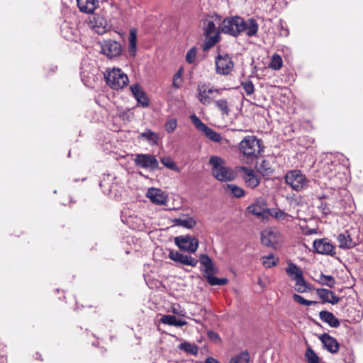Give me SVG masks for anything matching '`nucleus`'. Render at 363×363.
Segmentation results:
<instances>
[{"instance_id": "a878e982", "label": "nucleus", "mask_w": 363, "mask_h": 363, "mask_svg": "<svg viewBox=\"0 0 363 363\" xmlns=\"http://www.w3.org/2000/svg\"><path fill=\"white\" fill-rule=\"evenodd\" d=\"M138 138L147 140L150 145H157L159 141V135L150 129H146L145 131L140 133Z\"/></svg>"}, {"instance_id": "a18cd8bd", "label": "nucleus", "mask_w": 363, "mask_h": 363, "mask_svg": "<svg viewBox=\"0 0 363 363\" xmlns=\"http://www.w3.org/2000/svg\"><path fill=\"white\" fill-rule=\"evenodd\" d=\"M196 55H197V48L196 47H192L186 52V61L189 64H194L196 62Z\"/></svg>"}, {"instance_id": "6e6d98bb", "label": "nucleus", "mask_w": 363, "mask_h": 363, "mask_svg": "<svg viewBox=\"0 0 363 363\" xmlns=\"http://www.w3.org/2000/svg\"><path fill=\"white\" fill-rule=\"evenodd\" d=\"M208 336L211 340H218V339H219L218 335L216 333H215L213 331H211V330L208 332Z\"/></svg>"}, {"instance_id": "a211bd4d", "label": "nucleus", "mask_w": 363, "mask_h": 363, "mask_svg": "<svg viewBox=\"0 0 363 363\" xmlns=\"http://www.w3.org/2000/svg\"><path fill=\"white\" fill-rule=\"evenodd\" d=\"M319 340L323 345V347L332 354H335L338 352L340 345L337 340L328 335V333H323L319 337Z\"/></svg>"}, {"instance_id": "7c9ffc66", "label": "nucleus", "mask_w": 363, "mask_h": 363, "mask_svg": "<svg viewBox=\"0 0 363 363\" xmlns=\"http://www.w3.org/2000/svg\"><path fill=\"white\" fill-rule=\"evenodd\" d=\"M215 273H210L208 274H203V277L207 280L208 283L211 286H223L228 284V280L226 278H218L214 277Z\"/></svg>"}, {"instance_id": "72a5a7b5", "label": "nucleus", "mask_w": 363, "mask_h": 363, "mask_svg": "<svg viewBox=\"0 0 363 363\" xmlns=\"http://www.w3.org/2000/svg\"><path fill=\"white\" fill-rule=\"evenodd\" d=\"M203 133L211 141H213L215 143H220L222 141V137H221L220 134L218 133V132L215 131L212 128H209L208 126L203 131Z\"/></svg>"}, {"instance_id": "e433bc0d", "label": "nucleus", "mask_w": 363, "mask_h": 363, "mask_svg": "<svg viewBox=\"0 0 363 363\" xmlns=\"http://www.w3.org/2000/svg\"><path fill=\"white\" fill-rule=\"evenodd\" d=\"M283 65V60L278 54H274L271 57L269 67L273 70H279Z\"/></svg>"}, {"instance_id": "393cba45", "label": "nucleus", "mask_w": 363, "mask_h": 363, "mask_svg": "<svg viewBox=\"0 0 363 363\" xmlns=\"http://www.w3.org/2000/svg\"><path fill=\"white\" fill-rule=\"evenodd\" d=\"M340 167L337 164H334L333 162H327L323 164L322 167V172L326 177H328L329 179H335L337 177V169Z\"/></svg>"}, {"instance_id": "9b49d317", "label": "nucleus", "mask_w": 363, "mask_h": 363, "mask_svg": "<svg viewBox=\"0 0 363 363\" xmlns=\"http://www.w3.org/2000/svg\"><path fill=\"white\" fill-rule=\"evenodd\" d=\"M133 162L137 167L150 170H155L159 167L155 157L150 154H136Z\"/></svg>"}, {"instance_id": "9d476101", "label": "nucleus", "mask_w": 363, "mask_h": 363, "mask_svg": "<svg viewBox=\"0 0 363 363\" xmlns=\"http://www.w3.org/2000/svg\"><path fill=\"white\" fill-rule=\"evenodd\" d=\"M281 240V234L275 228H268L261 233V242L267 247L276 248Z\"/></svg>"}, {"instance_id": "a19ab883", "label": "nucleus", "mask_w": 363, "mask_h": 363, "mask_svg": "<svg viewBox=\"0 0 363 363\" xmlns=\"http://www.w3.org/2000/svg\"><path fill=\"white\" fill-rule=\"evenodd\" d=\"M226 189H228L234 195V196L237 198H241L245 195L244 189L237 185L227 184Z\"/></svg>"}, {"instance_id": "2eb2a0df", "label": "nucleus", "mask_w": 363, "mask_h": 363, "mask_svg": "<svg viewBox=\"0 0 363 363\" xmlns=\"http://www.w3.org/2000/svg\"><path fill=\"white\" fill-rule=\"evenodd\" d=\"M89 27L96 33L103 35L108 30L110 26L104 16L96 15L88 22Z\"/></svg>"}, {"instance_id": "dca6fc26", "label": "nucleus", "mask_w": 363, "mask_h": 363, "mask_svg": "<svg viewBox=\"0 0 363 363\" xmlns=\"http://www.w3.org/2000/svg\"><path fill=\"white\" fill-rule=\"evenodd\" d=\"M314 251L318 254L333 255L335 247L327 239L315 240L313 244Z\"/></svg>"}, {"instance_id": "473e14b6", "label": "nucleus", "mask_w": 363, "mask_h": 363, "mask_svg": "<svg viewBox=\"0 0 363 363\" xmlns=\"http://www.w3.org/2000/svg\"><path fill=\"white\" fill-rule=\"evenodd\" d=\"M316 281L318 284L323 286H327L329 288H333L336 284V281L333 276L325 275L323 273H320Z\"/></svg>"}, {"instance_id": "f704fd0d", "label": "nucleus", "mask_w": 363, "mask_h": 363, "mask_svg": "<svg viewBox=\"0 0 363 363\" xmlns=\"http://www.w3.org/2000/svg\"><path fill=\"white\" fill-rule=\"evenodd\" d=\"M250 360L248 352L244 351L233 357L229 363H249Z\"/></svg>"}, {"instance_id": "4c0bfd02", "label": "nucleus", "mask_w": 363, "mask_h": 363, "mask_svg": "<svg viewBox=\"0 0 363 363\" xmlns=\"http://www.w3.org/2000/svg\"><path fill=\"white\" fill-rule=\"evenodd\" d=\"M106 177L107 179L104 178L103 180L101 181L99 185L105 194L112 196L113 184H110L109 183L108 179L110 176L108 175Z\"/></svg>"}, {"instance_id": "f03ea898", "label": "nucleus", "mask_w": 363, "mask_h": 363, "mask_svg": "<svg viewBox=\"0 0 363 363\" xmlns=\"http://www.w3.org/2000/svg\"><path fill=\"white\" fill-rule=\"evenodd\" d=\"M264 148L262 140L255 135L245 136L238 145L240 153L250 161L257 159L264 151Z\"/></svg>"}, {"instance_id": "58836bf2", "label": "nucleus", "mask_w": 363, "mask_h": 363, "mask_svg": "<svg viewBox=\"0 0 363 363\" xmlns=\"http://www.w3.org/2000/svg\"><path fill=\"white\" fill-rule=\"evenodd\" d=\"M271 215L279 220L290 221L292 218L289 214L281 209H274Z\"/></svg>"}, {"instance_id": "1a4fd4ad", "label": "nucleus", "mask_w": 363, "mask_h": 363, "mask_svg": "<svg viewBox=\"0 0 363 363\" xmlns=\"http://www.w3.org/2000/svg\"><path fill=\"white\" fill-rule=\"evenodd\" d=\"M357 233L356 230L352 229L340 233L337 237L339 247L341 249H351L357 245L359 239L357 236H355Z\"/></svg>"}, {"instance_id": "4d7b16f0", "label": "nucleus", "mask_w": 363, "mask_h": 363, "mask_svg": "<svg viewBox=\"0 0 363 363\" xmlns=\"http://www.w3.org/2000/svg\"><path fill=\"white\" fill-rule=\"evenodd\" d=\"M186 324H187V322L186 320L177 318L174 326L182 327V326H184V325H185Z\"/></svg>"}, {"instance_id": "bb28decb", "label": "nucleus", "mask_w": 363, "mask_h": 363, "mask_svg": "<svg viewBox=\"0 0 363 363\" xmlns=\"http://www.w3.org/2000/svg\"><path fill=\"white\" fill-rule=\"evenodd\" d=\"M129 53L130 55L134 57L137 52V30L135 28L130 30L129 34Z\"/></svg>"}, {"instance_id": "f257e3e1", "label": "nucleus", "mask_w": 363, "mask_h": 363, "mask_svg": "<svg viewBox=\"0 0 363 363\" xmlns=\"http://www.w3.org/2000/svg\"><path fill=\"white\" fill-rule=\"evenodd\" d=\"M220 29L223 33L233 37H238L242 33L253 37L257 34L259 25L253 18L245 21L242 17L236 16L225 18L222 22Z\"/></svg>"}, {"instance_id": "5701e85b", "label": "nucleus", "mask_w": 363, "mask_h": 363, "mask_svg": "<svg viewBox=\"0 0 363 363\" xmlns=\"http://www.w3.org/2000/svg\"><path fill=\"white\" fill-rule=\"evenodd\" d=\"M199 262L202 267H203V274L210 273H217V268L215 267L212 259L206 254H201L199 256Z\"/></svg>"}, {"instance_id": "20e7f679", "label": "nucleus", "mask_w": 363, "mask_h": 363, "mask_svg": "<svg viewBox=\"0 0 363 363\" xmlns=\"http://www.w3.org/2000/svg\"><path fill=\"white\" fill-rule=\"evenodd\" d=\"M104 77L106 84L113 89H122L128 83V76L119 68L106 71Z\"/></svg>"}, {"instance_id": "8fccbe9b", "label": "nucleus", "mask_w": 363, "mask_h": 363, "mask_svg": "<svg viewBox=\"0 0 363 363\" xmlns=\"http://www.w3.org/2000/svg\"><path fill=\"white\" fill-rule=\"evenodd\" d=\"M247 210L250 213L253 215L257 216L259 217L263 216V211L259 205L258 204H252L248 206Z\"/></svg>"}, {"instance_id": "c756f323", "label": "nucleus", "mask_w": 363, "mask_h": 363, "mask_svg": "<svg viewBox=\"0 0 363 363\" xmlns=\"http://www.w3.org/2000/svg\"><path fill=\"white\" fill-rule=\"evenodd\" d=\"M214 106L221 113L222 116H228L230 114V109L229 107V103L227 99H220L214 101Z\"/></svg>"}, {"instance_id": "ddd939ff", "label": "nucleus", "mask_w": 363, "mask_h": 363, "mask_svg": "<svg viewBox=\"0 0 363 363\" xmlns=\"http://www.w3.org/2000/svg\"><path fill=\"white\" fill-rule=\"evenodd\" d=\"M215 92L219 94L220 91L205 84H200L197 86V99L201 104L208 106L212 102L213 98L211 96Z\"/></svg>"}, {"instance_id": "864d4df0", "label": "nucleus", "mask_w": 363, "mask_h": 363, "mask_svg": "<svg viewBox=\"0 0 363 363\" xmlns=\"http://www.w3.org/2000/svg\"><path fill=\"white\" fill-rule=\"evenodd\" d=\"M318 209L325 215H328L331 212L330 206L325 202H321L318 206Z\"/></svg>"}, {"instance_id": "2f4dec72", "label": "nucleus", "mask_w": 363, "mask_h": 363, "mask_svg": "<svg viewBox=\"0 0 363 363\" xmlns=\"http://www.w3.org/2000/svg\"><path fill=\"white\" fill-rule=\"evenodd\" d=\"M175 222L177 225L187 229L193 228L196 224V221L194 218L189 216L177 218Z\"/></svg>"}, {"instance_id": "7ed1b4c3", "label": "nucleus", "mask_w": 363, "mask_h": 363, "mask_svg": "<svg viewBox=\"0 0 363 363\" xmlns=\"http://www.w3.org/2000/svg\"><path fill=\"white\" fill-rule=\"evenodd\" d=\"M212 175L220 182H231L235 178V172L225 165V161L219 156L212 155L209 158Z\"/></svg>"}, {"instance_id": "aec40b11", "label": "nucleus", "mask_w": 363, "mask_h": 363, "mask_svg": "<svg viewBox=\"0 0 363 363\" xmlns=\"http://www.w3.org/2000/svg\"><path fill=\"white\" fill-rule=\"evenodd\" d=\"M316 294L323 303H329L335 305L340 301V298L336 296L332 291L327 289H317Z\"/></svg>"}, {"instance_id": "13d9d810", "label": "nucleus", "mask_w": 363, "mask_h": 363, "mask_svg": "<svg viewBox=\"0 0 363 363\" xmlns=\"http://www.w3.org/2000/svg\"><path fill=\"white\" fill-rule=\"evenodd\" d=\"M205 363H220L217 359L213 358V357H208L205 360Z\"/></svg>"}, {"instance_id": "de8ad7c7", "label": "nucleus", "mask_w": 363, "mask_h": 363, "mask_svg": "<svg viewBox=\"0 0 363 363\" xmlns=\"http://www.w3.org/2000/svg\"><path fill=\"white\" fill-rule=\"evenodd\" d=\"M177 127V121L175 118L168 120L164 124L165 130L168 133H171L175 130Z\"/></svg>"}, {"instance_id": "4468645a", "label": "nucleus", "mask_w": 363, "mask_h": 363, "mask_svg": "<svg viewBox=\"0 0 363 363\" xmlns=\"http://www.w3.org/2000/svg\"><path fill=\"white\" fill-rule=\"evenodd\" d=\"M169 257L177 263L186 266L196 267L199 262V260L191 255L173 250L169 251Z\"/></svg>"}, {"instance_id": "0eeeda50", "label": "nucleus", "mask_w": 363, "mask_h": 363, "mask_svg": "<svg viewBox=\"0 0 363 363\" xmlns=\"http://www.w3.org/2000/svg\"><path fill=\"white\" fill-rule=\"evenodd\" d=\"M216 72L220 75H228L234 69V62L228 54H219L215 58Z\"/></svg>"}, {"instance_id": "09e8293b", "label": "nucleus", "mask_w": 363, "mask_h": 363, "mask_svg": "<svg viewBox=\"0 0 363 363\" xmlns=\"http://www.w3.org/2000/svg\"><path fill=\"white\" fill-rule=\"evenodd\" d=\"M161 162L164 166L172 170H178L176 163L169 157L162 158Z\"/></svg>"}, {"instance_id": "f8f14e48", "label": "nucleus", "mask_w": 363, "mask_h": 363, "mask_svg": "<svg viewBox=\"0 0 363 363\" xmlns=\"http://www.w3.org/2000/svg\"><path fill=\"white\" fill-rule=\"evenodd\" d=\"M101 52L106 55L108 58H113L121 55L123 51L122 45L120 43L108 40L101 43Z\"/></svg>"}, {"instance_id": "5fc2aeb1", "label": "nucleus", "mask_w": 363, "mask_h": 363, "mask_svg": "<svg viewBox=\"0 0 363 363\" xmlns=\"http://www.w3.org/2000/svg\"><path fill=\"white\" fill-rule=\"evenodd\" d=\"M182 73H183V69L180 68L177 72V73L174 74V79H173V84H174V86H176V87H179V84H177V82L178 79H180L182 78Z\"/></svg>"}, {"instance_id": "412c9836", "label": "nucleus", "mask_w": 363, "mask_h": 363, "mask_svg": "<svg viewBox=\"0 0 363 363\" xmlns=\"http://www.w3.org/2000/svg\"><path fill=\"white\" fill-rule=\"evenodd\" d=\"M80 11L91 14L99 6V0H77Z\"/></svg>"}, {"instance_id": "37998d69", "label": "nucleus", "mask_w": 363, "mask_h": 363, "mask_svg": "<svg viewBox=\"0 0 363 363\" xmlns=\"http://www.w3.org/2000/svg\"><path fill=\"white\" fill-rule=\"evenodd\" d=\"M296 281V290L299 293H304L307 291V284L303 275L294 280Z\"/></svg>"}, {"instance_id": "49530a36", "label": "nucleus", "mask_w": 363, "mask_h": 363, "mask_svg": "<svg viewBox=\"0 0 363 363\" xmlns=\"http://www.w3.org/2000/svg\"><path fill=\"white\" fill-rule=\"evenodd\" d=\"M241 86L244 89L245 94L250 96L254 93L255 86L252 81L247 80L241 82Z\"/></svg>"}, {"instance_id": "6ab92c4d", "label": "nucleus", "mask_w": 363, "mask_h": 363, "mask_svg": "<svg viewBox=\"0 0 363 363\" xmlns=\"http://www.w3.org/2000/svg\"><path fill=\"white\" fill-rule=\"evenodd\" d=\"M239 171L243 173V179L248 187L254 189L259 184L258 177L253 169L247 167H240Z\"/></svg>"}, {"instance_id": "4be33fe9", "label": "nucleus", "mask_w": 363, "mask_h": 363, "mask_svg": "<svg viewBox=\"0 0 363 363\" xmlns=\"http://www.w3.org/2000/svg\"><path fill=\"white\" fill-rule=\"evenodd\" d=\"M130 89L133 95L139 104H140L143 107L148 106L149 99L145 91L138 84H133L130 86Z\"/></svg>"}, {"instance_id": "c85d7f7f", "label": "nucleus", "mask_w": 363, "mask_h": 363, "mask_svg": "<svg viewBox=\"0 0 363 363\" xmlns=\"http://www.w3.org/2000/svg\"><path fill=\"white\" fill-rule=\"evenodd\" d=\"M178 348L187 354L194 356L197 355L199 353V347L196 344L191 343L187 341H184L183 342H182L178 346Z\"/></svg>"}, {"instance_id": "b1692460", "label": "nucleus", "mask_w": 363, "mask_h": 363, "mask_svg": "<svg viewBox=\"0 0 363 363\" xmlns=\"http://www.w3.org/2000/svg\"><path fill=\"white\" fill-rule=\"evenodd\" d=\"M319 316L322 321L328 323L330 327L336 328L340 325L339 320L331 312L322 311L320 312Z\"/></svg>"}, {"instance_id": "bf43d9fd", "label": "nucleus", "mask_w": 363, "mask_h": 363, "mask_svg": "<svg viewBox=\"0 0 363 363\" xmlns=\"http://www.w3.org/2000/svg\"><path fill=\"white\" fill-rule=\"evenodd\" d=\"M81 74H82V76H85V71H84V70H82V71L81 72Z\"/></svg>"}, {"instance_id": "3c124183", "label": "nucleus", "mask_w": 363, "mask_h": 363, "mask_svg": "<svg viewBox=\"0 0 363 363\" xmlns=\"http://www.w3.org/2000/svg\"><path fill=\"white\" fill-rule=\"evenodd\" d=\"M177 318L174 315H163L161 319L160 322L167 324L168 325H173L174 326L175 322H176Z\"/></svg>"}, {"instance_id": "79ce46f5", "label": "nucleus", "mask_w": 363, "mask_h": 363, "mask_svg": "<svg viewBox=\"0 0 363 363\" xmlns=\"http://www.w3.org/2000/svg\"><path fill=\"white\" fill-rule=\"evenodd\" d=\"M190 119H191V122L193 123V124L194 125V126L196 127V128L200 131H202L203 133L208 127V125H206L205 123H203L199 119V118L197 116H196L195 114L191 115Z\"/></svg>"}, {"instance_id": "423d86ee", "label": "nucleus", "mask_w": 363, "mask_h": 363, "mask_svg": "<svg viewBox=\"0 0 363 363\" xmlns=\"http://www.w3.org/2000/svg\"><path fill=\"white\" fill-rule=\"evenodd\" d=\"M286 183L293 189L298 191L307 184V179L300 170H291L285 176Z\"/></svg>"}, {"instance_id": "f3484780", "label": "nucleus", "mask_w": 363, "mask_h": 363, "mask_svg": "<svg viewBox=\"0 0 363 363\" xmlns=\"http://www.w3.org/2000/svg\"><path fill=\"white\" fill-rule=\"evenodd\" d=\"M146 196L157 205H166L167 196L164 191L157 188H150L147 190Z\"/></svg>"}, {"instance_id": "6e6552de", "label": "nucleus", "mask_w": 363, "mask_h": 363, "mask_svg": "<svg viewBox=\"0 0 363 363\" xmlns=\"http://www.w3.org/2000/svg\"><path fill=\"white\" fill-rule=\"evenodd\" d=\"M174 243L181 250L190 253H194L199 247L198 239L190 235L177 236Z\"/></svg>"}, {"instance_id": "603ef678", "label": "nucleus", "mask_w": 363, "mask_h": 363, "mask_svg": "<svg viewBox=\"0 0 363 363\" xmlns=\"http://www.w3.org/2000/svg\"><path fill=\"white\" fill-rule=\"evenodd\" d=\"M171 311L175 314L178 315L179 316H184L185 315V310L181 307V306L178 303H173L171 306Z\"/></svg>"}, {"instance_id": "ea45409f", "label": "nucleus", "mask_w": 363, "mask_h": 363, "mask_svg": "<svg viewBox=\"0 0 363 363\" xmlns=\"http://www.w3.org/2000/svg\"><path fill=\"white\" fill-rule=\"evenodd\" d=\"M305 357L308 363H320L319 357L311 347L306 349Z\"/></svg>"}, {"instance_id": "c03bdc74", "label": "nucleus", "mask_w": 363, "mask_h": 363, "mask_svg": "<svg viewBox=\"0 0 363 363\" xmlns=\"http://www.w3.org/2000/svg\"><path fill=\"white\" fill-rule=\"evenodd\" d=\"M293 298L296 302L298 303L301 305H304V306H313V305H316L318 303V302L316 301L306 300L303 296H301L298 294H294Z\"/></svg>"}, {"instance_id": "39448f33", "label": "nucleus", "mask_w": 363, "mask_h": 363, "mask_svg": "<svg viewBox=\"0 0 363 363\" xmlns=\"http://www.w3.org/2000/svg\"><path fill=\"white\" fill-rule=\"evenodd\" d=\"M203 34L206 39L202 44V48L206 51L213 47L219 40V33L213 21L206 20L204 23Z\"/></svg>"}, {"instance_id": "cd10ccee", "label": "nucleus", "mask_w": 363, "mask_h": 363, "mask_svg": "<svg viewBox=\"0 0 363 363\" xmlns=\"http://www.w3.org/2000/svg\"><path fill=\"white\" fill-rule=\"evenodd\" d=\"M285 270L286 274L294 281L303 275L302 270L293 262H289L288 267L285 269Z\"/></svg>"}, {"instance_id": "c9c22d12", "label": "nucleus", "mask_w": 363, "mask_h": 363, "mask_svg": "<svg viewBox=\"0 0 363 363\" xmlns=\"http://www.w3.org/2000/svg\"><path fill=\"white\" fill-rule=\"evenodd\" d=\"M262 264L265 268H272L276 266L279 262V258L275 257L273 254L262 257Z\"/></svg>"}]
</instances>
